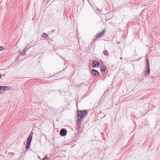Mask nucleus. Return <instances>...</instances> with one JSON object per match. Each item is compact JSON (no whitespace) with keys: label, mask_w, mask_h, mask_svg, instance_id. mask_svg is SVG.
Masks as SVG:
<instances>
[{"label":"nucleus","mask_w":160,"mask_h":160,"mask_svg":"<svg viewBox=\"0 0 160 160\" xmlns=\"http://www.w3.org/2000/svg\"><path fill=\"white\" fill-rule=\"evenodd\" d=\"M30 145V134L29 135L27 139V144L26 146V148H29Z\"/></svg>","instance_id":"obj_7"},{"label":"nucleus","mask_w":160,"mask_h":160,"mask_svg":"<svg viewBox=\"0 0 160 160\" xmlns=\"http://www.w3.org/2000/svg\"><path fill=\"white\" fill-rule=\"evenodd\" d=\"M106 68V67L104 65L100 66V70L102 74H105Z\"/></svg>","instance_id":"obj_6"},{"label":"nucleus","mask_w":160,"mask_h":160,"mask_svg":"<svg viewBox=\"0 0 160 160\" xmlns=\"http://www.w3.org/2000/svg\"><path fill=\"white\" fill-rule=\"evenodd\" d=\"M81 123L79 122H78L77 123V130L78 132H79L80 131V130L81 128Z\"/></svg>","instance_id":"obj_9"},{"label":"nucleus","mask_w":160,"mask_h":160,"mask_svg":"<svg viewBox=\"0 0 160 160\" xmlns=\"http://www.w3.org/2000/svg\"><path fill=\"white\" fill-rule=\"evenodd\" d=\"M0 90H5V88H4V86H0ZM0 93H1V92L0 91Z\"/></svg>","instance_id":"obj_14"},{"label":"nucleus","mask_w":160,"mask_h":160,"mask_svg":"<svg viewBox=\"0 0 160 160\" xmlns=\"http://www.w3.org/2000/svg\"><path fill=\"white\" fill-rule=\"evenodd\" d=\"M48 35V34H46V33L44 32L43 33L42 36L44 38H47Z\"/></svg>","instance_id":"obj_13"},{"label":"nucleus","mask_w":160,"mask_h":160,"mask_svg":"<svg viewBox=\"0 0 160 160\" xmlns=\"http://www.w3.org/2000/svg\"><path fill=\"white\" fill-rule=\"evenodd\" d=\"M103 53L105 56H106L107 57L108 56V53L107 50H104L103 51Z\"/></svg>","instance_id":"obj_12"},{"label":"nucleus","mask_w":160,"mask_h":160,"mask_svg":"<svg viewBox=\"0 0 160 160\" xmlns=\"http://www.w3.org/2000/svg\"><path fill=\"white\" fill-rule=\"evenodd\" d=\"M92 73L94 77H98L100 74L99 72L97 70L94 69L92 70Z\"/></svg>","instance_id":"obj_3"},{"label":"nucleus","mask_w":160,"mask_h":160,"mask_svg":"<svg viewBox=\"0 0 160 160\" xmlns=\"http://www.w3.org/2000/svg\"><path fill=\"white\" fill-rule=\"evenodd\" d=\"M67 133V130L64 128H62L61 129L59 134L61 136H64L66 135Z\"/></svg>","instance_id":"obj_4"},{"label":"nucleus","mask_w":160,"mask_h":160,"mask_svg":"<svg viewBox=\"0 0 160 160\" xmlns=\"http://www.w3.org/2000/svg\"><path fill=\"white\" fill-rule=\"evenodd\" d=\"M47 156H45L44 158H43L42 160H48V158L47 157Z\"/></svg>","instance_id":"obj_16"},{"label":"nucleus","mask_w":160,"mask_h":160,"mask_svg":"<svg viewBox=\"0 0 160 160\" xmlns=\"http://www.w3.org/2000/svg\"><path fill=\"white\" fill-rule=\"evenodd\" d=\"M29 48H30V46H29V45L27 46L26 48L24 49V50H23V52H21V55H25V54L26 53V51Z\"/></svg>","instance_id":"obj_10"},{"label":"nucleus","mask_w":160,"mask_h":160,"mask_svg":"<svg viewBox=\"0 0 160 160\" xmlns=\"http://www.w3.org/2000/svg\"><path fill=\"white\" fill-rule=\"evenodd\" d=\"M146 75H149L150 73V66H146V70L144 72Z\"/></svg>","instance_id":"obj_8"},{"label":"nucleus","mask_w":160,"mask_h":160,"mask_svg":"<svg viewBox=\"0 0 160 160\" xmlns=\"http://www.w3.org/2000/svg\"><path fill=\"white\" fill-rule=\"evenodd\" d=\"M1 78H2V76L1 75V74L0 73V79Z\"/></svg>","instance_id":"obj_20"},{"label":"nucleus","mask_w":160,"mask_h":160,"mask_svg":"<svg viewBox=\"0 0 160 160\" xmlns=\"http://www.w3.org/2000/svg\"><path fill=\"white\" fill-rule=\"evenodd\" d=\"M106 32V30L105 29L103 30L101 32L97 33L95 35V37L97 38H100L102 37Z\"/></svg>","instance_id":"obj_2"},{"label":"nucleus","mask_w":160,"mask_h":160,"mask_svg":"<svg viewBox=\"0 0 160 160\" xmlns=\"http://www.w3.org/2000/svg\"><path fill=\"white\" fill-rule=\"evenodd\" d=\"M4 50V48L2 46H0V51L3 50Z\"/></svg>","instance_id":"obj_17"},{"label":"nucleus","mask_w":160,"mask_h":160,"mask_svg":"<svg viewBox=\"0 0 160 160\" xmlns=\"http://www.w3.org/2000/svg\"><path fill=\"white\" fill-rule=\"evenodd\" d=\"M100 66L99 63L97 61H95L92 62V68L99 67Z\"/></svg>","instance_id":"obj_5"},{"label":"nucleus","mask_w":160,"mask_h":160,"mask_svg":"<svg viewBox=\"0 0 160 160\" xmlns=\"http://www.w3.org/2000/svg\"><path fill=\"white\" fill-rule=\"evenodd\" d=\"M5 90H10V87L8 86H4Z\"/></svg>","instance_id":"obj_15"},{"label":"nucleus","mask_w":160,"mask_h":160,"mask_svg":"<svg viewBox=\"0 0 160 160\" xmlns=\"http://www.w3.org/2000/svg\"><path fill=\"white\" fill-rule=\"evenodd\" d=\"M97 40H98V39L97 38H94L93 40V41L92 42L93 43H94L95 42H96Z\"/></svg>","instance_id":"obj_18"},{"label":"nucleus","mask_w":160,"mask_h":160,"mask_svg":"<svg viewBox=\"0 0 160 160\" xmlns=\"http://www.w3.org/2000/svg\"><path fill=\"white\" fill-rule=\"evenodd\" d=\"M88 113V111L86 110H83L81 111H78L77 114L78 121H80L82 118H84L86 117L85 115Z\"/></svg>","instance_id":"obj_1"},{"label":"nucleus","mask_w":160,"mask_h":160,"mask_svg":"<svg viewBox=\"0 0 160 160\" xmlns=\"http://www.w3.org/2000/svg\"><path fill=\"white\" fill-rule=\"evenodd\" d=\"M31 132H31V141L32 140V135H31Z\"/></svg>","instance_id":"obj_19"},{"label":"nucleus","mask_w":160,"mask_h":160,"mask_svg":"<svg viewBox=\"0 0 160 160\" xmlns=\"http://www.w3.org/2000/svg\"><path fill=\"white\" fill-rule=\"evenodd\" d=\"M146 66H150L149 64V58L148 57L147 55L146 56Z\"/></svg>","instance_id":"obj_11"}]
</instances>
